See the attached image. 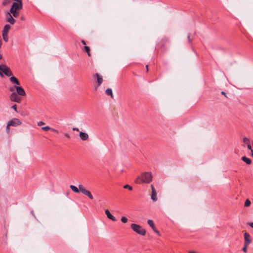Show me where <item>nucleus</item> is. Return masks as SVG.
Masks as SVG:
<instances>
[{
	"mask_svg": "<svg viewBox=\"0 0 253 253\" xmlns=\"http://www.w3.org/2000/svg\"><path fill=\"white\" fill-rule=\"evenodd\" d=\"M14 1L9 11L13 17L17 18L19 15V11L22 8L23 4L22 0H14Z\"/></svg>",
	"mask_w": 253,
	"mask_h": 253,
	"instance_id": "obj_1",
	"label": "nucleus"
},
{
	"mask_svg": "<svg viewBox=\"0 0 253 253\" xmlns=\"http://www.w3.org/2000/svg\"><path fill=\"white\" fill-rule=\"evenodd\" d=\"M78 187L79 188H78L76 186L72 185L70 186V188L74 192L78 193L81 192L84 195L87 196L89 199L91 200L93 199V197L90 191L86 189L83 185L79 184Z\"/></svg>",
	"mask_w": 253,
	"mask_h": 253,
	"instance_id": "obj_2",
	"label": "nucleus"
},
{
	"mask_svg": "<svg viewBox=\"0 0 253 253\" xmlns=\"http://www.w3.org/2000/svg\"><path fill=\"white\" fill-rule=\"evenodd\" d=\"M152 180V174L150 172H145L141 174V176L138 177L135 182L138 184L141 183H149Z\"/></svg>",
	"mask_w": 253,
	"mask_h": 253,
	"instance_id": "obj_3",
	"label": "nucleus"
},
{
	"mask_svg": "<svg viewBox=\"0 0 253 253\" xmlns=\"http://www.w3.org/2000/svg\"><path fill=\"white\" fill-rule=\"evenodd\" d=\"M3 73L8 77H10L12 75V73L9 68L5 64L0 65V76L3 77Z\"/></svg>",
	"mask_w": 253,
	"mask_h": 253,
	"instance_id": "obj_4",
	"label": "nucleus"
},
{
	"mask_svg": "<svg viewBox=\"0 0 253 253\" xmlns=\"http://www.w3.org/2000/svg\"><path fill=\"white\" fill-rule=\"evenodd\" d=\"M131 228L136 233L141 235L142 236H144L146 234V230L142 228L141 226L132 223L131 225Z\"/></svg>",
	"mask_w": 253,
	"mask_h": 253,
	"instance_id": "obj_5",
	"label": "nucleus"
},
{
	"mask_svg": "<svg viewBox=\"0 0 253 253\" xmlns=\"http://www.w3.org/2000/svg\"><path fill=\"white\" fill-rule=\"evenodd\" d=\"M10 28H11V27L9 25L6 24L4 26L3 30L2 31V35L3 39L5 42H7L8 41V33L9 30L10 29Z\"/></svg>",
	"mask_w": 253,
	"mask_h": 253,
	"instance_id": "obj_6",
	"label": "nucleus"
},
{
	"mask_svg": "<svg viewBox=\"0 0 253 253\" xmlns=\"http://www.w3.org/2000/svg\"><path fill=\"white\" fill-rule=\"evenodd\" d=\"M21 124V122L18 119L14 118L8 122L7 128L10 126H20Z\"/></svg>",
	"mask_w": 253,
	"mask_h": 253,
	"instance_id": "obj_7",
	"label": "nucleus"
},
{
	"mask_svg": "<svg viewBox=\"0 0 253 253\" xmlns=\"http://www.w3.org/2000/svg\"><path fill=\"white\" fill-rule=\"evenodd\" d=\"M6 20L7 22L9 23L10 24H14L15 23L16 20L14 19V17L12 15V13L10 12V11L7 12L6 13Z\"/></svg>",
	"mask_w": 253,
	"mask_h": 253,
	"instance_id": "obj_8",
	"label": "nucleus"
},
{
	"mask_svg": "<svg viewBox=\"0 0 253 253\" xmlns=\"http://www.w3.org/2000/svg\"><path fill=\"white\" fill-rule=\"evenodd\" d=\"M9 98L11 101L19 103L21 101V98L17 95L15 92H13L10 95Z\"/></svg>",
	"mask_w": 253,
	"mask_h": 253,
	"instance_id": "obj_9",
	"label": "nucleus"
},
{
	"mask_svg": "<svg viewBox=\"0 0 253 253\" xmlns=\"http://www.w3.org/2000/svg\"><path fill=\"white\" fill-rule=\"evenodd\" d=\"M244 244L250 245L252 242V238L251 235L247 232H245L244 234Z\"/></svg>",
	"mask_w": 253,
	"mask_h": 253,
	"instance_id": "obj_10",
	"label": "nucleus"
},
{
	"mask_svg": "<svg viewBox=\"0 0 253 253\" xmlns=\"http://www.w3.org/2000/svg\"><path fill=\"white\" fill-rule=\"evenodd\" d=\"M151 188L152 189V194L151 196V199H152V200L155 202L158 200L157 192L153 185H151Z\"/></svg>",
	"mask_w": 253,
	"mask_h": 253,
	"instance_id": "obj_11",
	"label": "nucleus"
},
{
	"mask_svg": "<svg viewBox=\"0 0 253 253\" xmlns=\"http://www.w3.org/2000/svg\"><path fill=\"white\" fill-rule=\"evenodd\" d=\"M16 93L21 96H25L26 95L25 91L22 86L16 85Z\"/></svg>",
	"mask_w": 253,
	"mask_h": 253,
	"instance_id": "obj_12",
	"label": "nucleus"
},
{
	"mask_svg": "<svg viewBox=\"0 0 253 253\" xmlns=\"http://www.w3.org/2000/svg\"><path fill=\"white\" fill-rule=\"evenodd\" d=\"M9 80L12 84H14L16 85H20V82L19 81V80L13 75L10 76Z\"/></svg>",
	"mask_w": 253,
	"mask_h": 253,
	"instance_id": "obj_13",
	"label": "nucleus"
},
{
	"mask_svg": "<svg viewBox=\"0 0 253 253\" xmlns=\"http://www.w3.org/2000/svg\"><path fill=\"white\" fill-rule=\"evenodd\" d=\"M105 214H106L107 217L111 220L113 221H116L117 220L116 218L108 210H106L105 211Z\"/></svg>",
	"mask_w": 253,
	"mask_h": 253,
	"instance_id": "obj_14",
	"label": "nucleus"
},
{
	"mask_svg": "<svg viewBox=\"0 0 253 253\" xmlns=\"http://www.w3.org/2000/svg\"><path fill=\"white\" fill-rule=\"evenodd\" d=\"M79 136L82 140H86L88 138V135L85 132L81 131L79 133Z\"/></svg>",
	"mask_w": 253,
	"mask_h": 253,
	"instance_id": "obj_15",
	"label": "nucleus"
},
{
	"mask_svg": "<svg viewBox=\"0 0 253 253\" xmlns=\"http://www.w3.org/2000/svg\"><path fill=\"white\" fill-rule=\"evenodd\" d=\"M95 76L97 78L98 86H100L103 82V78L98 73H96Z\"/></svg>",
	"mask_w": 253,
	"mask_h": 253,
	"instance_id": "obj_16",
	"label": "nucleus"
},
{
	"mask_svg": "<svg viewBox=\"0 0 253 253\" xmlns=\"http://www.w3.org/2000/svg\"><path fill=\"white\" fill-rule=\"evenodd\" d=\"M14 0H3L2 1V5L3 6H7L9 5L12 1Z\"/></svg>",
	"mask_w": 253,
	"mask_h": 253,
	"instance_id": "obj_17",
	"label": "nucleus"
},
{
	"mask_svg": "<svg viewBox=\"0 0 253 253\" xmlns=\"http://www.w3.org/2000/svg\"><path fill=\"white\" fill-rule=\"evenodd\" d=\"M242 160L248 165H250L252 163L251 160L246 156L242 157Z\"/></svg>",
	"mask_w": 253,
	"mask_h": 253,
	"instance_id": "obj_18",
	"label": "nucleus"
},
{
	"mask_svg": "<svg viewBox=\"0 0 253 253\" xmlns=\"http://www.w3.org/2000/svg\"><path fill=\"white\" fill-rule=\"evenodd\" d=\"M105 93L107 95H110L111 97L112 98H114V95L113 94V93H112V90L111 88H108L106 90H105Z\"/></svg>",
	"mask_w": 253,
	"mask_h": 253,
	"instance_id": "obj_19",
	"label": "nucleus"
},
{
	"mask_svg": "<svg viewBox=\"0 0 253 253\" xmlns=\"http://www.w3.org/2000/svg\"><path fill=\"white\" fill-rule=\"evenodd\" d=\"M147 223L148 225L152 228V229L155 228L154 223L152 220L148 219L147 221Z\"/></svg>",
	"mask_w": 253,
	"mask_h": 253,
	"instance_id": "obj_20",
	"label": "nucleus"
},
{
	"mask_svg": "<svg viewBox=\"0 0 253 253\" xmlns=\"http://www.w3.org/2000/svg\"><path fill=\"white\" fill-rule=\"evenodd\" d=\"M84 50L85 51H86L87 52V55L88 56H91V54H90V48L88 46H84Z\"/></svg>",
	"mask_w": 253,
	"mask_h": 253,
	"instance_id": "obj_21",
	"label": "nucleus"
},
{
	"mask_svg": "<svg viewBox=\"0 0 253 253\" xmlns=\"http://www.w3.org/2000/svg\"><path fill=\"white\" fill-rule=\"evenodd\" d=\"M251 201L247 199L246 200L245 202V207H249L251 205Z\"/></svg>",
	"mask_w": 253,
	"mask_h": 253,
	"instance_id": "obj_22",
	"label": "nucleus"
},
{
	"mask_svg": "<svg viewBox=\"0 0 253 253\" xmlns=\"http://www.w3.org/2000/svg\"><path fill=\"white\" fill-rule=\"evenodd\" d=\"M16 85H14L13 86H10L8 88V90L10 91H11V92H14V89H16Z\"/></svg>",
	"mask_w": 253,
	"mask_h": 253,
	"instance_id": "obj_23",
	"label": "nucleus"
},
{
	"mask_svg": "<svg viewBox=\"0 0 253 253\" xmlns=\"http://www.w3.org/2000/svg\"><path fill=\"white\" fill-rule=\"evenodd\" d=\"M121 221H122L123 223H126V222H127V220H128V219H127V218L126 217H125V216H122V217H121Z\"/></svg>",
	"mask_w": 253,
	"mask_h": 253,
	"instance_id": "obj_24",
	"label": "nucleus"
},
{
	"mask_svg": "<svg viewBox=\"0 0 253 253\" xmlns=\"http://www.w3.org/2000/svg\"><path fill=\"white\" fill-rule=\"evenodd\" d=\"M124 188H125V189H128L129 190H132V187L128 185V184H126V185H125L124 186Z\"/></svg>",
	"mask_w": 253,
	"mask_h": 253,
	"instance_id": "obj_25",
	"label": "nucleus"
},
{
	"mask_svg": "<svg viewBox=\"0 0 253 253\" xmlns=\"http://www.w3.org/2000/svg\"><path fill=\"white\" fill-rule=\"evenodd\" d=\"M248 246H249V245L244 244V247L242 249V251L244 253H246L247 252V248H248Z\"/></svg>",
	"mask_w": 253,
	"mask_h": 253,
	"instance_id": "obj_26",
	"label": "nucleus"
},
{
	"mask_svg": "<svg viewBox=\"0 0 253 253\" xmlns=\"http://www.w3.org/2000/svg\"><path fill=\"white\" fill-rule=\"evenodd\" d=\"M42 129L44 131H48L49 130H50L51 128L48 126H46L42 127Z\"/></svg>",
	"mask_w": 253,
	"mask_h": 253,
	"instance_id": "obj_27",
	"label": "nucleus"
},
{
	"mask_svg": "<svg viewBox=\"0 0 253 253\" xmlns=\"http://www.w3.org/2000/svg\"><path fill=\"white\" fill-rule=\"evenodd\" d=\"M243 142L245 143H246L247 144L250 143V140L249 138H248L247 137H244L243 138Z\"/></svg>",
	"mask_w": 253,
	"mask_h": 253,
	"instance_id": "obj_28",
	"label": "nucleus"
},
{
	"mask_svg": "<svg viewBox=\"0 0 253 253\" xmlns=\"http://www.w3.org/2000/svg\"><path fill=\"white\" fill-rule=\"evenodd\" d=\"M247 147H248V149L251 150V152H252V153H253V149H252V146H251V145H250V143L247 144Z\"/></svg>",
	"mask_w": 253,
	"mask_h": 253,
	"instance_id": "obj_29",
	"label": "nucleus"
},
{
	"mask_svg": "<svg viewBox=\"0 0 253 253\" xmlns=\"http://www.w3.org/2000/svg\"><path fill=\"white\" fill-rule=\"evenodd\" d=\"M45 123L42 121H40L38 123V126H42V125H44Z\"/></svg>",
	"mask_w": 253,
	"mask_h": 253,
	"instance_id": "obj_30",
	"label": "nucleus"
},
{
	"mask_svg": "<svg viewBox=\"0 0 253 253\" xmlns=\"http://www.w3.org/2000/svg\"><path fill=\"white\" fill-rule=\"evenodd\" d=\"M11 108L14 109L16 112H17V106L16 104H14L11 106Z\"/></svg>",
	"mask_w": 253,
	"mask_h": 253,
	"instance_id": "obj_31",
	"label": "nucleus"
},
{
	"mask_svg": "<svg viewBox=\"0 0 253 253\" xmlns=\"http://www.w3.org/2000/svg\"><path fill=\"white\" fill-rule=\"evenodd\" d=\"M153 230L155 233H156L158 235H160V233L159 232V231L158 230H157V229L156 228H154V229H153Z\"/></svg>",
	"mask_w": 253,
	"mask_h": 253,
	"instance_id": "obj_32",
	"label": "nucleus"
},
{
	"mask_svg": "<svg viewBox=\"0 0 253 253\" xmlns=\"http://www.w3.org/2000/svg\"><path fill=\"white\" fill-rule=\"evenodd\" d=\"M50 130H51L52 131L56 132L57 133H58V131L57 130L54 129V128H51Z\"/></svg>",
	"mask_w": 253,
	"mask_h": 253,
	"instance_id": "obj_33",
	"label": "nucleus"
},
{
	"mask_svg": "<svg viewBox=\"0 0 253 253\" xmlns=\"http://www.w3.org/2000/svg\"><path fill=\"white\" fill-rule=\"evenodd\" d=\"M248 225L252 228H253V222H250L248 223Z\"/></svg>",
	"mask_w": 253,
	"mask_h": 253,
	"instance_id": "obj_34",
	"label": "nucleus"
},
{
	"mask_svg": "<svg viewBox=\"0 0 253 253\" xmlns=\"http://www.w3.org/2000/svg\"><path fill=\"white\" fill-rule=\"evenodd\" d=\"M72 130H75V131H79V128H76V127H73L72 128Z\"/></svg>",
	"mask_w": 253,
	"mask_h": 253,
	"instance_id": "obj_35",
	"label": "nucleus"
},
{
	"mask_svg": "<svg viewBox=\"0 0 253 253\" xmlns=\"http://www.w3.org/2000/svg\"><path fill=\"white\" fill-rule=\"evenodd\" d=\"M64 135L65 136H66L68 138H70V135L67 133H64Z\"/></svg>",
	"mask_w": 253,
	"mask_h": 253,
	"instance_id": "obj_36",
	"label": "nucleus"
},
{
	"mask_svg": "<svg viewBox=\"0 0 253 253\" xmlns=\"http://www.w3.org/2000/svg\"><path fill=\"white\" fill-rule=\"evenodd\" d=\"M81 42L84 45L86 44L84 40H82Z\"/></svg>",
	"mask_w": 253,
	"mask_h": 253,
	"instance_id": "obj_37",
	"label": "nucleus"
},
{
	"mask_svg": "<svg viewBox=\"0 0 253 253\" xmlns=\"http://www.w3.org/2000/svg\"><path fill=\"white\" fill-rule=\"evenodd\" d=\"M189 253H197L196 252L194 251H190L189 252Z\"/></svg>",
	"mask_w": 253,
	"mask_h": 253,
	"instance_id": "obj_38",
	"label": "nucleus"
},
{
	"mask_svg": "<svg viewBox=\"0 0 253 253\" xmlns=\"http://www.w3.org/2000/svg\"><path fill=\"white\" fill-rule=\"evenodd\" d=\"M20 19L21 20H25V18L24 17V16H22L21 17H20Z\"/></svg>",
	"mask_w": 253,
	"mask_h": 253,
	"instance_id": "obj_39",
	"label": "nucleus"
},
{
	"mask_svg": "<svg viewBox=\"0 0 253 253\" xmlns=\"http://www.w3.org/2000/svg\"><path fill=\"white\" fill-rule=\"evenodd\" d=\"M146 71H147V72H148V65H147L146 66Z\"/></svg>",
	"mask_w": 253,
	"mask_h": 253,
	"instance_id": "obj_40",
	"label": "nucleus"
},
{
	"mask_svg": "<svg viewBox=\"0 0 253 253\" xmlns=\"http://www.w3.org/2000/svg\"><path fill=\"white\" fill-rule=\"evenodd\" d=\"M221 93H222V94H224V95L225 96V92H224V91H222Z\"/></svg>",
	"mask_w": 253,
	"mask_h": 253,
	"instance_id": "obj_41",
	"label": "nucleus"
},
{
	"mask_svg": "<svg viewBox=\"0 0 253 253\" xmlns=\"http://www.w3.org/2000/svg\"><path fill=\"white\" fill-rule=\"evenodd\" d=\"M6 130H7V132L9 131V127L7 128V126H6Z\"/></svg>",
	"mask_w": 253,
	"mask_h": 253,
	"instance_id": "obj_42",
	"label": "nucleus"
},
{
	"mask_svg": "<svg viewBox=\"0 0 253 253\" xmlns=\"http://www.w3.org/2000/svg\"><path fill=\"white\" fill-rule=\"evenodd\" d=\"M2 58L1 55L0 54V59Z\"/></svg>",
	"mask_w": 253,
	"mask_h": 253,
	"instance_id": "obj_43",
	"label": "nucleus"
},
{
	"mask_svg": "<svg viewBox=\"0 0 253 253\" xmlns=\"http://www.w3.org/2000/svg\"><path fill=\"white\" fill-rule=\"evenodd\" d=\"M252 156H253V153H252Z\"/></svg>",
	"mask_w": 253,
	"mask_h": 253,
	"instance_id": "obj_44",
	"label": "nucleus"
}]
</instances>
